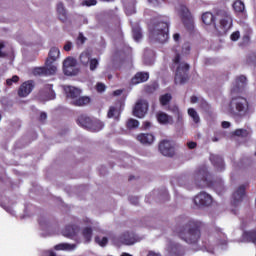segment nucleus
<instances>
[{
    "instance_id": "obj_1",
    "label": "nucleus",
    "mask_w": 256,
    "mask_h": 256,
    "mask_svg": "<svg viewBox=\"0 0 256 256\" xmlns=\"http://www.w3.org/2000/svg\"><path fill=\"white\" fill-rule=\"evenodd\" d=\"M191 46L184 44L182 49H176V56L173 59L174 67L176 68L175 83L182 84L188 79L187 71H189V65L185 63V56L189 55Z\"/></svg>"
},
{
    "instance_id": "obj_2",
    "label": "nucleus",
    "mask_w": 256,
    "mask_h": 256,
    "mask_svg": "<svg viewBox=\"0 0 256 256\" xmlns=\"http://www.w3.org/2000/svg\"><path fill=\"white\" fill-rule=\"evenodd\" d=\"M228 113L237 117H249L253 113V105L246 98H233L228 107Z\"/></svg>"
},
{
    "instance_id": "obj_3",
    "label": "nucleus",
    "mask_w": 256,
    "mask_h": 256,
    "mask_svg": "<svg viewBox=\"0 0 256 256\" xmlns=\"http://www.w3.org/2000/svg\"><path fill=\"white\" fill-rule=\"evenodd\" d=\"M217 17H219V24L214 25V35H227L231 30V27H233V17L231 16V12L227 10H219L217 12Z\"/></svg>"
},
{
    "instance_id": "obj_4",
    "label": "nucleus",
    "mask_w": 256,
    "mask_h": 256,
    "mask_svg": "<svg viewBox=\"0 0 256 256\" xmlns=\"http://www.w3.org/2000/svg\"><path fill=\"white\" fill-rule=\"evenodd\" d=\"M151 41H158V43H166L169 39V19L158 22L150 30Z\"/></svg>"
},
{
    "instance_id": "obj_5",
    "label": "nucleus",
    "mask_w": 256,
    "mask_h": 256,
    "mask_svg": "<svg viewBox=\"0 0 256 256\" xmlns=\"http://www.w3.org/2000/svg\"><path fill=\"white\" fill-rule=\"evenodd\" d=\"M178 236L188 245H197L201 239V231L197 228H191V224H189L179 231Z\"/></svg>"
},
{
    "instance_id": "obj_6",
    "label": "nucleus",
    "mask_w": 256,
    "mask_h": 256,
    "mask_svg": "<svg viewBox=\"0 0 256 256\" xmlns=\"http://www.w3.org/2000/svg\"><path fill=\"white\" fill-rule=\"evenodd\" d=\"M78 125L81 127H84V129H88V131H92L93 133H97L98 131H101L103 127H105V124L101 122L100 120L94 119L91 120L88 116L81 115L78 117ZM93 121V125H91V122ZM94 125H98V127H95Z\"/></svg>"
},
{
    "instance_id": "obj_7",
    "label": "nucleus",
    "mask_w": 256,
    "mask_h": 256,
    "mask_svg": "<svg viewBox=\"0 0 256 256\" xmlns=\"http://www.w3.org/2000/svg\"><path fill=\"white\" fill-rule=\"evenodd\" d=\"M64 75L73 76L79 73L77 68V60L73 57H68L63 61Z\"/></svg>"
},
{
    "instance_id": "obj_8",
    "label": "nucleus",
    "mask_w": 256,
    "mask_h": 256,
    "mask_svg": "<svg viewBox=\"0 0 256 256\" xmlns=\"http://www.w3.org/2000/svg\"><path fill=\"white\" fill-rule=\"evenodd\" d=\"M177 13L181 17L186 27H189V28L193 27V15H191V12L187 8V6L179 5L177 7Z\"/></svg>"
},
{
    "instance_id": "obj_9",
    "label": "nucleus",
    "mask_w": 256,
    "mask_h": 256,
    "mask_svg": "<svg viewBox=\"0 0 256 256\" xmlns=\"http://www.w3.org/2000/svg\"><path fill=\"white\" fill-rule=\"evenodd\" d=\"M194 204L196 207H210L213 205V197L207 192H200L194 197Z\"/></svg>"
},
{
    "instance_id": "obj_10",
    "label": "nucleus",
    "mask_w": 256,
    "mask_h": 256,
    "mask_svg": "<svg viewBox=\"0 0 256 256\" xmlns=\"http://www.w3.org/2000/svg\"><path fill=\"white\" fill-rule=\"evenodd\" d=\"M149 109V104L145 100H138L134 109L133 115L134 117H138V119H143L145 115H147V110Z\"/></svg>"
},
{
    "instance_id": "obj_11",
    "label": "nucleus",
    "mask_w": 256,
    "mask_h": 256,
    "mask_svg": "<svg viewBox=\"0 0 256 256\" xmlns=\"http://www.w3.org/2000/svg\"><path fill=\"white\" fill-rule=\"evenodd\" d=\"M159 151L164 157H173L175 155V143L169 140H163L159 145Z\"/></svg>"
},
{
    "instance_id": "obj_12",
    "label": "nucleus",
    "mask_w": 256,
    "mask_h": 256,
    "mask_svg": "<svg viewBox=\"0 0 256 256\" xmlns=\"http://www.w3.org/2000/svg\"><path fill=\"white\" fill-rule=\"evenodd\" d=\"M156 119L158 123H160V125H173V123H175L173 120V116H170L163 111L157 112Z\"/></svg>"
},
{
    "instance_id": "obj_13",
    "label": "nucleus",
    "mask_w": 256,
    "mask_h": 256,
    "mask_svg": "<svg viewBox=\"0 0 256 256\" xmlns=\"http://www.w3.org/2000/svg\"><path fill=\"white\" fill-rule=\"evenodd\" d=\"M33 87H35L33 81L24 82L18 90L19 97H27V95H29L31 91H33Z\"/></svg>"
},
{
    "instance_id": "obj_14",
    "label": "nucleus",
    "mask_w": 256,
    "mask_h": 256,
    "mask_svg": "<svg viewBox=\"0 0 256 256\" xmlns=\"http://www.w3.org/2000/svg\"><path fill=\"white\" fill-rule=\"evenodd\" d=\"M202 250L207 251V253H214L215 252V238L213 236H209L208 238H204L202 240Z\"/></svg>"
},
{
    "instance_id": "obj_15",
    "label": "nucleus",
    "mask_w": 256,
    "mask_h": 256,
    "mask_svg": "<svg viewBox=\"0 0 256 256\" xmlns=\"http://www.w3.org/2000/svg\"><path fill=\"white\" fill-rule=\"evenodd\" d=\"M41 98L43 101H51L55 99V92L53 91V85L48 84L45 86V88L40 93Z\"/></svg>"
},
{
    "instance_id": "obj_16",
    "label": "nucleus",
    "mask_w": 256,
    "mask_h": 256,
    "mask_svg": "<svg viewBox=\"0 0 256 256\" xmlns=\"http://www.w3.org/2000/svg\"><path fill=\"white\" fill-rule=\"evenodd\" d=\"M64 91L67 98L71 99V101H75V99H77L81 95V90L73 86H65Z\"/></svg>"
},
{
    "instance_id": "obj_17",
    "label": "nucleus",
    "mask_w": 256,
    "mask_h": 256,
    "mask_svg": "<svg viewBox=\"0 0 256 256\" xmlns=\"http://www.w3.org/2000/svg\"><path fill=\"white\" fill-rule=\"evenodd\" d=\"M137 141L142 145H151L155 141V136L150 133H142L136 137Z\"/></svg>"
},
{
    "instance_id": "obj_18",
    "label": "nucleus",
    "mask_w": 256,
    "mask_h": 256,
    "mask_svg": "<svg viewBox=\"0 0 256 256\" xmlns=\"http://www.w3.org/2000/svg\"><path fill=\"white\" fill-rule=\"evenodd\" d=\"M119 241L122 245H134V243H137L135 234H131L129 232L122 234L119 238Z\"/></svg>"
},
{
    "instance_id": "obj_19",
    "label": "nucleus",
    "mask_w": 256,
    "mask_h": 256,
    "mask_svg": "<svg viewBox=\"0 0 256 256\" xmlns=\"http://www.w3.org/2000/svg\"><path fill=\"white\" fill-rule=\"evenodd\" d=\"M123 107V103L117 104L116 106H111L108 111V118L109 119H119L121 115V109Z\"/></svg>"
},
{
    "instance_id": "obj_20",
    "label": "nucleus",
    "mask_w": 256,
    "mask_h": 256,
    "mask_svg": "<svg viewBox=\"0 0 256 256\" xmlns=\"http://www.w3.org/2000/svg\"><path fill=\"white\" fill-rule=\"evenodd\" d=\"M149 80V73L139 72L131 80L132 85H139V83H145Z\"/></svg>"
},
{
    "instance_id": "obj_21",
    "label": "nucleus",
    "mask_w": 256,
    "mask_h": 256,
    "mask_svg": "<svg viewBox=\"0 0 256 256\" xmlns=\"http://www.w3.org/2000/svg\"><path fill=\"white\" fill-rule=\"evenodd\" d=\"M44 73L45 75H55L57 73V65L53 61L47 59L44 67Z\"/></svg>"
},
{
    "instance_id": "obj_22",
    "label": "nucleus",
    "mask_w": 256,
    "mask_h": 256,
    "mask_svg": "<svg viewBox=\"0 0 256 256\" xmlns=\"http://www.w3.org/2000/svg\"><path fill=\"white\" fill-rule=\"evenodd\" d=\"M200 187H214L216 193H220L223 191V182H208L207 179L203 180V184L200 185Z\"/></svg>"
},
{
    "instance_id": "obj_23",
    "label": "nucleus",
    "mask_w": 256,
    "mask_h": 256,
    "mask_svg": "<svg viewBox=\"0 0 256 256\" xmlns=\"http://www.w3.org/2000/svg\"><path fill=\"white\" fill-rule=\"evenodd\" d=\"M242 241L247 242V243H253L256 245V231H248L244 232L242 236Z\"/></svg>"
},
{
    "instance_id": "obj_24",
    "label": "nucleus",
    "mask_w": 256,
    "mask_h": 256,
    "mask_svg": "<svg viewBox=\"0 0 256 256\" xmlns=\"http://www.w3.org/2000/svg\"><path fill=\"white\" fill-rule=\"evenodd\" d=\"M73 105H76L77 107H83L85 105H89L91 103V98L89 96H82V97H77L74 101H71Z\"/></svg>"
},
{
    "instance_id": "obj_25",
    "label": "nucleus",
    "mask_w": 256,
    "mask_h": 256,
    "mask_svg": "<svg viewBox=\"0 0 256 256\" xmlns=\"http://www.w3.org/2000/svg\"><path fill=\"white\" fill-rule=\"evenodd\" d=\"M56 10L60 21H67V10L65 9L63 3H58Z\"/></svg>"
},
{
    "instance_id": "obj_26",
    "label": "nucleus",
    "mask_w": 256,
    "mask_h": 256,
    "mask_svg": "<svg viewBox=\"0 0 256 256\" xmlns=\"http://www.w3.org/2000/svg\"><path fill=\"white\" fill-rule=\"evenodd\" d=\"M91 60V53H89V51H84L80 54L79 56V62L81 63V65H83L84 67H89V61Z\"/></svg>"
},
{
    "instance_id": "obj_27",
    "label": "nucleus",
    "mask_w": 256,
    "mask_h": 256,
    "mask_svg": "<svg viewBox=\"0 0 256 256\" xmlns=\"http://www.w3.org/2000/svg\"><path fill=\"white\" fill-rule=\"evenodd\" d=\"M204 25H215V15L211 12H206L202 15Z\"/></svg>"
},
{
    "instance_id": "obj_28",
    "label": "nucleus",
    "mask_w": 256,
    "mask_h": 256,
    "mask_svg": "<svg viewBox=\"0 0 256 256\" xmlns=\"http://www.w3.org/2000/svg\"><path fill=\"white\" fill-rule=\"evenodd\" d=\"M75 244L61 243L54 247L56 251H74Z\"/></svg>"
},
{
    "instance_id": "obj_29",
    "label": "nucleus",
    "mask_w": 256,
    "mask_h": 256,
    "mask_svg": "<svg viewBox=\"0 0 256 256\" xmlns=\"http://www.w3.org/2000/svg\"><path fill=\"white\" fill-rule=\"evenodd\" d=\"M59 55H61V51H59V48L52 47L49 52V60L52 62L57 61L59 59Z\"/></svg>"
},
{
    "instance_id": "obj_30",
    "label": "nucleus",
    "mask_w": 256,
    "mask_h": 256,
    "mask_svg": "<svg viewBox=\"0 0 256 256\" xmlns=\"http://www.w3.org/2000/svg\"><path fill=\"white\" fill-rule=\"evenodd\" d=\"M167 251H168V253H171L172 255H179V251H181V246H179V244L170 242L167 245Z\"/></svg>"
},
{
    "instance_id": "obj_31",
    "label": "nucleus",
    "mask_w": 256,
    "mask_h": 256,
    "mask_svg": "<svg viewBox=\"0 0 256 256\" xmlns=\"http://www.w3.org/2000/svg\"><path fill=\"white\" fill-rule=\"evenodd\" d=\"M135 5H137L135 0L125 4L126 15H133L135 13Z\"/></svg>"
},
{
    "instance_id": "obj_32",
    "label": "nucleus",
    "mask_w": 256,
    "mask_h": 256,
    "mask_svg": "<svg viewBox=\"0 0 256 256\" xmlns=\"http://www.w3.org/2000/svg\"><path fill=\"white\" fill-rule=\"evenodd\" d=\"M188 115L194 123H199L201 121V118L199 117V113H197V110L193 108L188 109Z\"/></svg>"
},
{
    "instance_id": "obj_33",
    "label": "nucleus",
    "mask_w": 256,
    "mask_h": 256,
    "mask_svg": "<svg viewBox=\"0 0 256 256\" xmlns=\"http://www.w3.org/2000/svg\"><path fill=\"white\" fill-rule=\"evenodd\" d=\"M171 99H173L171 94L166 93L160 96L159 102L162 105V107H165L166 105H169V103L171 102Z\"/></svg>"
},
{
    "instance_id": "obj_34",
    "label": "nucleus",
    "mask_w": 256,
    "mask_h": 256,
    "mask_svg": "<svg viewBox=\"0 0 256 256\" xmlns=\"http://www.w3.org/2000/svg\"><path fill=\"white\" fill-rule=\"evenodd\" d=\"M245 195V186H240L237 191L233 194L235 201H241Z\"/></svg>"
},
{
    "instance_id": "obj_35",
    "label": "nucleus",
    "mask_w": 256,
    "mask_h": 256,
    "mask_svg": "<svg viewBox=\"0 0 256 256\" xmlns=\"http://www.w3.org/2000/svg\"><path fill=\"white\" fill-rule=\"evenodd\" d=\"M233 9L236 13H243L245 11V4L241 0H236L233 4Z\"/></svg>"
},
{
    "instance_id": "obj_36",
    "label": "nucleus",
    "mask_w": 256,
    "mask_h": 256,
    "mask_svg": "<svg viewBox=\"0 0 256 256\" xmlns=\"http://www.w3.org/2000/svg\"><path fill=\"white\" fill-rule=\"evenodd\" d=\"M210 160L212 161V163H214L215 167H219V169H223V167L225 166L222 158L211 156Z\"/></svg>"
},
{
    "instance_id": "obj_37",
    "label": "nucleus",
    "mask_w": 256,
    "mask_h": 256,
    "mask_svg": "<svg viewBox=\"0 0 256 256\" xmlns=\"http://www.w3.org/2000/svg\"><path fill=\"white\" fill-rule=\"evenodd\" d=\"M63 235H64V237H74V235H77V229H75L71 226H68L63 231Z\"/></svg>"
},
{
    "instance_id": "obj_38",
    "label": "nucleus",
    "mask_w": 256,
    "mask_h": 256,
    "mask_svg": "<svg viewBox=\"0 0 256 256\" xmlns=\"http://www.w3.org/2000/svg\"><path fill=\"white\" fill-rule=\"evenodd\" d=\"M132 33H133L134 40L141 41V38L143 37V35L141 34V28L139 27L133 28Z\"/></svg>"
},
{
    "instance_id": "obj_39",
    "label": "nucleus",
    "mask_w": 256,
    "mask_h": 256,
    "mask_svg": "<svg viewBox=\"0 0 256 256\" xmlns=\"http://www.w3.org/2000/svg\"><path fill=\"white\" fill-rule=\"evenodd\" d=\"M88 65H89L90 71H95V69L99 67V60H97V58H90Z\"/></svg>"
},
{
    "instance_id": "obj_40",
    "label": "nucleus",
    "mask_w": 256,
    "mask_h": 256,
    "mask_svg": "<svg viewBox=\"0 0 256 256\" xmlns=\"http://www.w3.org/2000/svg\"><path fill=\"white\" fill-rule=\"evenodd\" d=\"M127 127L128 129H137L139 127V121L131 118L127 121Z\"/></svg>"
},
{
    "instance_id": "obj_41",
    "label": "nucleus",
    "mask_w": 256,
    "mask_h": 256,
    "mask_svg": "<svg viewBox=\"0 0 256 256\" xmlns=\"http://www.w3.org/2000/svg\"><path fill=\"white\" fill-rule=\"evenodd\" d=\"M171 0H148V3L153 7H160L163 3H169Z\"/></svg>"
},
{
    "instance_id": "obj_42",
    "label": "nucleus",
    "mask_w": 256,
    "mask_h": 256,
    "mask_svg": "<svg viewBox=\"0 0 256 256\" xmlns=\"http://www.w3.org/2000/svg\"><path fill=\"white\" fill-rule=\"evenodd\" d=\"M108 239H107V237H99V236H97L96 238H95V242L98 244V245H100V247H105V245H107V243H108Z\"/></svg>"
},
{
    "instance_id": "obj_43",
    "label": "nucleus",
    "mask_w": 256,
    "mask_h": 256,
    "mask_svg": "<svg viewBox=\"0 0 256 256\" xmlns=\"http://www.w3.org/2000/svg\"><path fill=\"white\" fill-rule=\"evenodd\" d=\"M236 137H247L249 135V131L246 129H238L234 132Z\"/></svg>"
},
{
    "instance_id": "obj_44",
    "label": "nucleus",
    "mask_w": 256,
    "mask_h": 256,
    "mask_svg": "<svg viewBox=\"0 0 256 256\" xmlns=\"http://www.w3.org/2000/svg\"><path fill=\"white\" fill-rule=\"evenodd\" d=\"M92 231L91 228H85L83 230V237L86 241H91Z\"/></svg>"
},
{
    "instance_id": "obj_45",
    "label": "nucleus",
    "mask_w": 256,
    "mask_h": 256,
    "mask_svg": "<svg viewBox=\"0 0 256 256\" xmlns=\"http://www.w3.org/2000/svg\"><path fill=\"white\" fill-rule=\"evenodd\" d=\"M18 81H19V76L14 75L12 78L6 80V85L11 87V85H13V83H17Z\"/></svg>"
},
{
    "instance_id": "obj_46",
    "label": "nucleus",
    "mask_w": 256,
    "mask_h": 256,
    "mask_svg": "<svg viewBox=\"0 0 256 256\" xmlns=\"http://www.w3.org/2000/svg\"><path fill=\"white\" fill-rule=\"evenodd\" d=\"M33 75H45L44 67H36L33 69Z\"/></svg>"
},
{
    "instance_id": "obj_47",
    "label": "nucleus",
    "mask_w": 256,
    "mask_h": 256,
    "mask_svg": "<svg viewBox=\"0 0 256 256\" xmlns=\"http://www.w3.org/2000/svg\"><path fill=\"white\" fill-rule=\"evenodd\" d=\"M176 119V125H181L183 123V113L178 112L176 115H174Z\"/></svg>"
},
{
    "instance_id": "obj_48",
    "label": "nucleus",
    "mask_w": 256,
    "mask_h": 256,
    "mask_svg": "<svg viewBox=\"0 0 256 256\" xmlns=\"http://www.w3.org/2000/svg\"><path fill=\"white\" fill-rule=\"evenodd\" d=\"M236 83L237 85H239V87H243L244 83H247V77L245 76H240L236 79Z\"/></svg>"
},
{
    "instance_id": "obj_49",
    "label": "nucleus",
    "mask_w": 256,
    "mask_h": 256,
    "mask_svg": "<svg viewBox=\"0 0 256 256\" xmlns=\"http://www.w3.org/2000/svg\"><path fill=\"white\" fill-rule=\"evenodd\" d=\"M240 37H241V33L239 31H235L231 34L230 39L231 41H239Z\"/></svg>"
},
{
    "instance_id": "obj_50",
    "label": "nucleus",
    "mask_w": 256,
    "mask_h": 256,
    "mask_svg": "<svg viewBox=\"0 0 256 256\" xmlns=\"http://www.w3.org/2000/svg\"><path fill=\"white\" fill-rule=\"evenodd\" d=\"M82 4L86 7H93V5H97V0H86Z\"/></svg>"
},
{
    "instance_id": "obj_51",
    "label": "nucleus",
    "mask_w": 256,
    "mask_h": 256,
    "mask_svg": "<svg viewBox=\"0 0 256 256\" xmlns=\"http://www.w3.org/2000/svg\"><path fill=\"white\" fill-rule=\"evenodd\" d=\"M85 41H86L85 36H83V34H79L77 38V45H83Z\"/></svg>"
},
{
    "instance_id": "obj_52",
    "label": "nucleus",
    "mask_w": 256,
    "mask_h": 256,
    "mask_svg": "<svg viewBox=\"0 0 256 256\" xmlns=\"http://www.w3.org/2000/svg\"><path fill=\"white\" fill-rule=\"evenodd\" d=\"M169 111H171V113H173V115H177L178 113L181 112V110H179V107L177 106H170L169 107Z\"/></svg>"
},
{
    "instance_id": "obj_53",
    "label": "nucleus",
    "mask_w": 256,
    "mask_h": 256,
    "mask_svg": "<svg viewBox=\"0 0 256 256\" xmlns=\"http://www.w3.org/2000/svg\"><path fill=\"white\" fill-rule=\"evenodd\" d=\"M96 89H97L98 93H103L105 91V89H106L105 84L98 83L96 85Z\"/></svg>"
},
{
    "instance_id": "obj_54",
    "label": "nucleus",
    "mask_w": 256,
    "mask_h": 256,
    "mask_svg": "<svg viewBox=\"0 0 256 256\" xmlns=\"http://www.w3.org/2000/svg\"><path fill=\"white\" fill-rule=\"evenodd\" d=\"M71 49H73V43L67 42V43L64 45V51H71Z\"/></svg>"
},
{
    "instance_id": "obj_55",
    "label": "nucleus",
    "mask_w": 256,
    "mask_h": 256,
    "mask_svg": "<svg viewBox=\"0 0 256 256\" xmlns=\"http://www.w3.org/2000/svg\"><path fill=\"white\" fill-rule=\"evenodd\" d=\"M187 146L189 149H195V147H197V143L195 142H188Z\"/></svg>"
},
{
    "instance_id": "obj_56",
    "label": "nucleus",
    "mask_w": 256,
    "mask_h": 256,
    "mask_svg": "<svg viewBox=\"0 0 256 256\" xmlns=\"http://www.w3.org/2000/svg\"><path fill=\"white\" fill-rule=\"evenodd\" d=\"M222 127L223 129H229V127H231V123H229L228 121H224L222 122Z\"/></svg>"
},
{
    "instance_id": "obj_57",
    "label": "nucleus",
    "mask_w": 256,
    "mask_h": 256,
    "mask_svg": "<svg viewBox=\"0 0 256 256\" xmlns=\"http://www.w3.org/2000/svg\"><path fill=\"white\" fill-rule=\"evenodd\" d=\"M43 256H56V255H55V252H53V251H45L43 253Z\"/></svg>"
},
{
    "instance_id": "obj_58",
    "label": "nucleus",
    "mask_w": 256,
    "mask_h": 256,
    "mask_svg": "<svg viewBox=\"0 0 256 256\" xmlns=\"http://www.w3.org/2000/svg\"><path fill=\"white\" fill-rule=\"evenodd\" d=\"M190 101L192 104H195V103H197V101H199V98H197V96H192Z\"/></svg>"
},
{
    "instance_id": "obj_59",
    "label": "nucleus",
    "mask_w": 256,
    "mask_h": 256,
    "mask_svg": "<svg viewBox=\"0 0 256 256\" xmlns=\"http://www.w3.org/2000/svg\"><path fill=\"white\" fill-rule=\"evenodd\" d=\"M143 126H144V129H149V127H151V122L146 121L144 122Z\"/></svg>"
},
{
    "instance_id": "obj_60",
    "label": "nucleus",
    "mask_w": 256,
    "mask_h": 256,
    "mask_svg": "<svg viewBox=\"0 0 256 256\" xmlns=\"http://www.w3.org/2000/svg\"><path fill=\"white\" fill-rule=\"evenodd\" d=\"M180 38H181V36L179 34H177V33H175L173 35V39H174V41H176V43H177V41H179Z\"/></svg>"
},
{
    "instance_id": "obj_61",
    "label": "nucleus",
    "mask_w": 256,
    "mask_h": 256,
    "mask_svg": "<svg viewBox=\"0 0 256 256\" xmlns=\"http://www.w3.org/2000/svg\"><path fill=\"white\" fill-rule=\"evenodd\" d=\"M147 256H161V254L150 251Z\"/></svg>"
},
{
    "instance_id": "obj_62",
    "label": "nucleus",
    "mask_w": 256,
    "mask_h": 256,
    "mask_svg": "<svg viewBox=\"0 0 256 256\" xmlns=\"http://www.w3.org/2000/svg\"><path fill=\"white\" fill-rule=\"evenodd\" d=\"M40 119H41V121H45V119H47V114L46 113H41Z\"/></svg>"
},
{
    "instance_id": "obj_63",
    "label": "nucleus",
    "mask_w": 256,
    "mask_h": 256,
    "mask_svg": "<svg viewBox=\"0 0 256 256\" xmlns=\"http://www.w3.org/2000/svg\"><path fill=\"white\" fill-rule=\"evenodd\" d=\"M121 93H123V90H116L113 92V95L117 96V95H121Z\"/></svg>"
},
{
    "instance_id": "obj_64",
    "label": "nucleus",
    "mask_w": 256,
    "mask_h": 256,
    "mask_svg": "<svg viewBox=\"0 0 256 256\" xmlns=\"http://www.w3.org/2000/svg\"><path fill=\"white\" fill-rule=\"evenodd\" d=\"M40 225H41V227H45V222L44 221H40Z\"/></svg>"
}]
</instances>
